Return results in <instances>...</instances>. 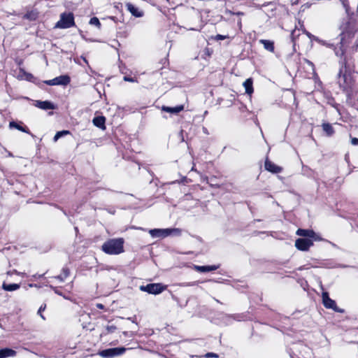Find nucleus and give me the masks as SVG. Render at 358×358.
Listing matches in <instances>:
<instances>
[{
	"mask_svg": "<svg viewBox=\"0 0 358 358\" xmlns=\"http://www.w3.org/2000/svg\"><path fill=\"white\" fill-rule=\"evenodd\" d=\"M124 238H111L106 241L101 246V250L106 254L114 255L124 252Z\"/></svg>",
	"mask_w": 358,
	"mask_h": 358,
	"instance_id": "1",
	"label": "nucleus"
},
{
	"mask_svg": "<svg viewBox=\"0 0 358 358\" xmlns=\"http://www.w3.org/2000/svg\"><path fill=\"white\" fill-rule=\"evenodd\" d=\"M75 25L74 17L72 13H64L60 15V20L56 23L55 27L59 29H67Z\"/></svg>",
	"mask_w": 358,
	"mask_h": 358,
	"instance_id": "2",
	"label": "nucleus"
},
{
	"mask_svg": "<svg viewBox=\"0 0 358 358\" xmlns=\"http://www.w3.org/2000/svg\"><path fill=\"white\" fill-rule=\"evenodd\" d=\"M179 229H153L149 231V234L152 237H166L172 234L175 235L180 234Z\"/></svg>",
	"mask_w": 358,
	"mask_h": 358,
	"instance_id": "3",
	"label": "nucleus"
},
{
	"mask_svg": "<svg viewBox=\"0 0 358 358\" xmlns=\"http://www.w3.org/2000/svg\"><path fill=\"white\" fill-rule=\"evenodd\" d=\"M166 289V285L161 283H150L146 285H141L140 289L152 294H159Z\"/></svg>",
	"mask_w": 358,
	"mask_h": 358,
	"instance_id": "4",
	"label": "nucleus"
},
{
	"mask_svg": "<svg viewBox=\"0 0 358 358\" xmlns=\"http://www.w3.org/2000/svg\"><path fill=\"white\" fill-rule=\"evenodd\" d=\"M343 67L341 69L339 72V85L341 87L343 88V90H347L352 87L353 84V80L350 74H348L346 73V71H345V73H343Z\"/></svg>",
	"mask_w": 358,
	"mask_h": 358,
	"instance_id": "5",
	"label": "nucleus"
},
{
	"mask_svg": "<svg viewBox=\"0 0 358 358\" xmlns=\"http://www.w3.org/2000/svg\"><path fill=\"white\" fill-rule=\"evenodd\" d=\"M322 297L323 305L326 308L332 309L337 313L343 312V310L337 307L335 301L329 298V294L327 292H323Z\"/></svg>",
	"mask_w": 358,
	"mask_h": 358,
	"instance_id": "6",
	"label": "nucleus"
},
{
	"mask_svg": "<svg viewBox=\"0 0 358 358\" xmlns=\"http://www.w3.org/2000/svg\"><path fill=\"white\" fill-rule=\"evenodd\" d=\"M126 351L124 348H109L100 352V355L104 358H112L122 355Z\"/></svg>",
	"mask_w": 358,
	"mask_h": 358,
	"instance_id": "7",
	"label": "nucleus"
},
{
	"mask_svg": "<svg viewBox=\"0 0 358 358\" xmlns=\"http://www.w3.org/2000/svg\"><path fill=\"white\" fill-rule=\"evenodd\" d=\"M70 81L71 78L69 76L62 75L52 80H45L44 83L48 85H67Z\"/></svg>",
	"mask_w": 358,
	"mask_h": 358,
	"instance_id": "8",
	"label": "nucleus"
},
{
	"mask_svg": "<svg viewBox=\"0 0 358 358\" xmlns=\"http://www.w3.org/2000/svg\"><path fill=\"white\" fill-rule=\"evenodd\" d=\"M313 244V241L308 238H298L295 241L296 248L301 251L308 250Z\"/></svg>",
	"mask_w": 358,
	"mask_h": 358,
	"instance_id": "9",
	"label": "nucleus"
},
{
	"mask_svg": "<svg viewBox=\"0 0 358 358\" xmlns=\"http://www.w3.org/2000/svg\"><path fill=\"white\" fill-rule=\"evenodd\" d=\"M34 106L44 110H53L55 108V105L49 101H36Z\"/></svg>",
	"mask_w": 358,
	"mask_h": 358,
	"instance_id": "10",
	"label": "nucleus"
},
{
	"mask_svg": "<svg viewBox=\"0 0 358 358\" xmlns=\"http://www.w3.org/2000/svg\"><path fill=\"white\" fill-rule=\"evenodd\" d=\"M264 167L266 170L273 173H280L282 170V167L275 164L268 159L265 161Z\"/></svg>",
	"mask_w": 358,
	"mask_h": 358,
	"instance_id": "11",
	"label": "nucleus"
},
{
	"mask_svg": "<svg viewBox=\"0 0 358 358\" xmlns=\"http://www.w3.org/2000/svg\"><path fill=\"white\" fill-rule=\"evenodd\" d=\"M296 234L298 236H303V237L311 238L314 239L315 241L317 240V234L315 233L314 231L310 230V229H299L296 231Z\"/></svg>",
	"mask_w": 358,
	"mask_h": 358,
	"instance_id": "12",
	"label": "nucleus"
},
{
	"mask_svg": "<svg viewBox=\"0 0 358 358\" xmlns=\"http://www.w3.org/2000/svg\"><path fill=\"white\" fill-rule=\"evenodd\" d=\"M126 7L127 10L136 17H141L143 15V12L140 10L138 8L136 7L131 3H127L126 4Z\"/></svg>",
	"mask_w": 358,
	"mask_h": 358,
	"instance_id": "13",
	"label": "nucleus"
},
{
	"mask_svg": "<svg viewBox=\"0 0 358 358\" xmlns=\"http://www.w3.org/2000/svg\"><path fill=\"white\" fill-rule=\"evenodd\" d=\"M219 268V266H194V269L198 272H210L213 271H215Z\"/></svg>",
	"mask_w": 358,
	"mask_h": 358,
	"instance_id": "14",
	"label": "nucleus"
},
{
	"mask_svg": "<svg viewBox=\"0 0 358 358\" xmlns=\"http://www.w3.org/2000/svg\"><path fill=\"white\" fill-rule=\"evenodd\" d=\"M16 352L10 348H3L0 350V358H8L15 357Z\"/></svg>",
	"mask_w": 358,
	"mask_h": 358,
	"instance_id": "15",
	"label": "nucleus"
},
{
	"mask_svg": "<svg viewBox=\"0 0 358 358\" xmlns=\"http://www.w3.org/2000/svg\"><path fill=\"white\" fill-rule=\"evenodd\" d=\"M184 109V106L182 105L177 106L176 107H169V106H162V110L163 111L177 114L182 111Z\"/></svg>",
	"mask_w": 358,
	"mask_h": 358,
	"instance_id": "16",
	"label": "nucleus"
},
{
	"mask_svg": "<svg viewBox=\"0 0 358 358\" xmlns=\"http://www.w3.org/2000/svg\"><path fill=\"white\" fill-rule=\"evenodd\" d=\"M105 122L106 118L103 116L95 117L92 120V122L94 124V126L102 129H104L106 128Z\"/></svg>",
	"mask_w": 358,
	"mask_h": 358,
	"instance_id": "17",
	"label": "nucleus"
},
{
	"mask_svg": "<svg viewBox=\"0 0 358 358\" xmlns=\"http://www.w3.org/2000/svg\"><path fill=\"white\" fill-rule=\"evenodd\" d=\"M259 43L264 45V48L269 51L273 52L274 51V43L273 41L269 40L261 39Z\"/></svg>",
	"mask_w": 358,
	"mask_h": 358,
	"instance_id": "18",
	"label": "nucleus"
},
{
	"mask_svg": "<svg viewBox=\"0 0 358 358\" xmlns=\"http://www.w3.org/2000/svg\"><path fill=\"white\" fill-rule=\"evenodd\" d=\"M252 78H248L243 83V86L245 90V93L248 94H251L253 92V87H252Z\"/></svg>",
	"mask_w": 358,
	"mask_h": 358,
	"instance_id": "19",
	"label": "nucleus"
},
{
	"mask_svg": "<svg viewBox=\"0 0 358 358\" xmlns=\"http://www.w3.org/2000/svg\"><path fill=\"white\" fill-rule=\"evenodd\" d=\"M323 131L328 136H331L334 134V129L332 125L329 123H323L322 124Z\"/></svg>",
	"mask_w": 358,
	"mask_h": 358,
	"instance_id": "20",
	"label": "nucleus"
},
{
	"mask_svg": "<svg viewBox=\"0 0 358 358\" xmlns=\"http://www.w3.org/2000/svg\"><path fill=\"white\" fill-rule=\"evenodd\" d=\"M69 270L67 268H63L62 271V273L55 277V278L59 280L61 282L64 281V280L69 275Z\"/></svg>",
	"mask_w": 358,
	"mask_h": 358,
	"instance_id": "21",
	"label": "nucleus"
},
{
	"mask_svg": "<svg viewBox=\"0 0 358 358\" xmlns=\"http://www.w3.org/2000/svg\"><path fill=\"white\" fill-rule=\"evenodd\" d=\"M19 288H20V285L18 284H15V283L8 284V285L4 283L3 285V289L6 291H9V292L15 291Z\"/></svg>",
	"mask_w": 358,
	"mask_h": 358,
	"instance_id": "22",
	"label": "nucleus"
},
{
	"mask_svg": "<svg viewBox=\"0 0 358 358\" xmlns=\"http://www.w3.org/2000/svg\"><path fill=\"white\" fill-rule=\"evenodd\" d=\"M9 126H10V127L15 128L17 130L21 131L22 132L29 134V131L27 128L22 127L15 122H10L9 124Z\"/></svg>",
	"mask_w": 358,
	"mask_h": 358,
	"instance_id": "23",
	"label": "nucleus"
},
{
	"mask_svg": "<svg viewBox=\"0 0 358 358\" xmlns=\"http://www.w3.org/2000/svg\"><path fill=\"white\" fill-rule=\"evenodd\" d=\"M343 34L341 35V50L336 51V55L337 56H343L345 52L344 46H345V42H344V37L343 36Z\"/></svg>",
	"mask_w": 358,
	"mask_h": 358,
	"instance_id": "24",
	"label": "nucleus"
},
{
	"mask_svg": "<svg viewBox=\"0 0 358 358\" xmlns=\"http://www.w3.org/2000/svg\"><path fill=\"white\" fill-rule=\"evenodd\" d=\"M69 134V131H66V130H63V131H58L56 133V134L55 135L54 138H53V140L55 142L57 141L59 138H60L61 137L66 135Z\"/></svg>",
	"mask_w": 358,
	"mask_h": 358,
	"instance_id": "25",
	"label": "nucleus"
},
{
	"mask_svg": "<svg viewBox=\"0 0 358 358\" xmlns=\"http://www.w3.org/2000/svg\"><path fill=\"white\" fill-rule=\"evenodd\" d=\"M91 25L95 26L98 28H100L101 23L99 22V20L96 17H93L90 19V22Z\"/></svg>",
	"mask_w": 358,
	"mask_h": 358,
	"instance_id": "26",
	"label": "nucleus"
},
{
	"mask_svg": "<svg viewBox=\"0 0 358 358\" xmlns=\"http://www.w3.org/2000/svg\"><path fill=\"white\" fill-rule=\"evenodd\" d=\"M45 307H46L45 304V305H43V306H41L39 308L38 310V314L41 316V317L43 320H45V317L42 315V313H42L43 310H45Z\"/></svg>",
	"mask_w": 358,
	"mask_h": 358,
	"instance_id": "27",
	"label": "nucleus"
},
{
	"mask_svg": "<svg viewBox=\"0 0 358 358\" xmlns=\"http://www.w3.org/2000/svg\"><path fill=\"white\" fill-rule=\"evenodd\" d=\"M116 327L114 325H108L106 327V331L108 333H113L116 330Z\"/></svg>",
	"mask_w": 358,
	"mask_h": 358,
	"instance_id": "28",
	"label": "nucleus"
},
{
	"mask_svg": "<svg viewBox=\"0 0 358 358\" xmlns=\"http://www.w3.org/2000/svg\"><path fill=\"white\" fill-rule=\"evenodd\" d=\"M205 357H206V358H211V357L217 358L218 357V355L215 354V353H213V352H208V353H206L205 355Z\"/></svg>",
	"mask_w": 358,
	"mask_h": 358,
	"instance_id": "29",
	"label": "nucleus"
},
{
	"mask_svg": "<svg viewBox=\"0 0 358 358\" xmlns=\"http://www.w3.org/2000/svg\"><path fill=\"white\" fill-rule=\"evenodd\" d=\"M227 37L228 36H225V35L217 34L215 36V39L217 41H220V40H224V39L227 38Z\"/></svg>",
	"mask_w": 358,
	"mask_h": 358,
	"instance_id": "30",
	"label": "nucleus"
},
{
	"mask_svg": "<svg viewBox=\"0 0 358 358\" xmlns=\"http://www.w3.org/2000/svg\"><path fill=\"white\" fill-rule=\"evenodd\" d=\"M351 143L353 145H358V138H351Z\"/></svg>",
	"mask_w": 358,
	"mask_h": 358,
	"instance_id": "31",
	"label": "nucleus"
},
{
	"mask_svg": "<svg viewBox=\"0 0 358 358\" xmlns=\"http://www.w3.org/2000/svg\"><path fill=\"white\" fill-rule=\"evenodd\" d=\"M123 79L124 81H127V82H134L135 81V80L133 78L127 77V76H124Z\"/></svg>",
	"mask_w": 358,
	"mask_h": 358,
	"instance_id": "32",
	"label": "nucleus"
},
{
	"mask_svg": "<svg viewBox=\"0 0 358 358\" xmlns=\"http://www.w3.org/2000/svg\"><path fill=\"white\" fill-rule=\"evenodd\" d=\"M295 34H296V30H294L292 33H291V37L292 38V40L294 41V38H295Z\"/></svg>",
	"mask_w": 358,
	"mask_h": 358,
	"instance_id": "33",
	"label": "nucleus"
},
{
	"mask_svg": "<svg viewBox=\"0 0 358 358\" xmlns=\"http://www.w3.org/2000/svg\"><path fill=\"white\" fill-rule=\"evenodd\" d=\"M97 307H98L99 308L102 309V308H103V306L102 304H101V303H99V304H97Z\"/></svg>",
	"mask_w": 358,
	"mask_h": 358,
	"instance_id": "34",
	"label": "nucleus"
},
{
	"mask_svg": "<svg viewBox=\"0 0 358 358\" xmlns=\"http://www.w3.org/2000/svg\"><path fill=\"white\" fill-rule=\"evenodd\" d=\"M55 292L56 294H57L58 295H60V296H62V293H61L60 292H59L58 290H57V289H55Z\"/></svg>",
	"mask_w": 358,
	"mask_h": 358,
	"instance_id": "35",
	"label": "nucleus"
},
{
	"mask_svg": "<svg viewBox=\"0 0 358 358\" xmlns=\"http://www.w3.org/2000/svg\"><path fill=\"white\" fill-rule=\"evenodd\" d=\"M307 63H308L310 66H312V68H313V64L311 62H310V61H307Z\"/></svg>",
	"mask_w": 358,
	"mask_h": 358,
	"instance_id": "36",
	"label": "nucleus"
},
{
	"mask_svg": "<svg viewBox=\"0 0 358 358\" xmlns=\"http://www.w3.org/2000/svg\"><path fill=\"white\" fill-rule=\"evenodd\" d=\"M235 14H236V15H243V13H242V12H238V13H235Z\"/></svg>",
	"mask_w": 358,
	"mask_h": 358,
	"instance_id": "37",
	"label": "nucleus"
},
{
	"mask_svg": "<svg viewBox=\"0 0 358 358\" xmlns=\"http://www.w3.org/2000/svg\"><path fill=\"white\" fill-rule=\"evenodd\" d=\"M194 285V283L192 282V283H188V284H187L186 285H187V286H192V285Z\"/></svg>",
	"mask_w": 358,
	"mask_h": 358,
	"instance_id": "38",
	"label": "nucleus"
},
{
	"mask_svg": "<svg viewBox=\"0 0 358 358\" xmlns=\"http://www.w3.org/2000/svg\"><path fill=\"white\" fill-rule=\"evenodd\" d=\"M43 275V274H42V275H38V278H41Z\"/></svg>",
	"mask_w": 358,
	"mask_h": 358,
	"instance_id": "39",
	"label": "nucleus"
}]
</instances>
